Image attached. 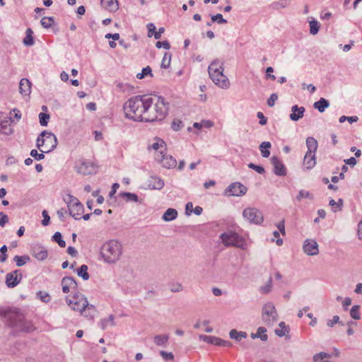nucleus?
Listing matches in <instances>:
<instances>
[{"instance_id":"obj_27","label":"nucleus","mask_w":362,"mask_h":362,"mask_svg":"<svg viewBox=\"0 0 362 362\" xmlns=\"http://www.w3.org/2000/svg\"><path fill=\"white\" fill-rule=\"evenodd\" d=\"M96 313V308L94 305L91 304H88V306L86 307V308L81 312L82 315H83L84 317L93 320L95 314Z\"/></svg>"},{"instance_id":"obj_5","label":"nucleus","mask_w":362,"mask_h":362,"mask_svg":"<svg viewBox=\"0 0 362 362\" xmlns=\"http://www.w3.org/2000/svg\"><path fill=\"white\" fill-rule=\"evenodd\" d=\"M220 238L226 247L233 246L244 249L245 241L244 238L237 233L230 230L221 234Z\"/></svg>"},{"instance_id":"obj_54","label":"nucleus","mask_w":362,"mask_h":362,"mask_svg":"<svg viewBox=\"0 0 362 362\" xmlns=\"http://www.w3.org/2000/svg\"><path fill=\"white\" fill-rule=\"evenodd\" d=\"M358 120V117L357 116L347 117V116L343 115L339 117V122L340 123H343L345 121H348L350 123H353V122H357Z\"/></svg>"},{"instance_id":"obj_58","label":"nucleus","mask_w":362,"mask_h":362,"mask_svg":"<svg viewBox=\"0 0 362 362\" xmlns=\"http://www.w3.org/2000/svg\"><path fill=\"white\" fill-rule=\"evenodd\" d=\"M248 168L252 170H255L256 172H257L259 174L264 173L265 170L264 168L261 165H257L252 163H250L248 164Z\"/></svg>"},{"instance_id":"obj_25","label":"nucleus","mask_w":362,"mask_h":362,"mask_svg":"<svg viewBox=\"0 0 362 362\" xmlns=\"http://www.w3.org/2000/svg\"><path fill=\"white\" fill-rule=\"evenodd\" d=\"M306 146L308 148L307 153H315L317 148V141L315 138L309 136L306 139Z\"/></svg>"},{"instance_id":"obj_29","label":"nucleus","mask_w":362,"mask_h":362,"mask_svg":"<svg viewBox=\"0 0 362 362\" xmlns=\"http://www.w3.org/2000/svg\"><path fill=\"white\" fill-rule=\"evenodd\" d=\"M267 332V329L264 327H259L257 330V333H252L251 337L252 339L259 338L262 341H266L268 339L267 335L265 334Z\"/></svg>"},{"instance_id":"obj_11","label":"nucleus","mask_w":362,"mask_h":362,"mask_svg":"<svg viewBox=\"0 0 362 362\" xmlns=\"http://www.w3.org/2000/svg\"><path fill=\"white\" fill-rule=\"evenodd\" d=\"M40 136L45 137V149H40L42 153H49L53 151L57 146V139L52 132L42 131Z\"/></svg>"},{"instance_id":"obj_37","label":"nucleus","mask_w":362,"mask_h":362,"mask_svg":"<svg viewBox=\"0 0 362 362\" xmlns=\"http://www.w3.org/2000/svg\"><path fill=\"white\" fill-rule=\"evenodd\" d=\"M25 37L23 39V44L25 45V46H32L34 45V40H33V32L31 28H28L26 30V32H25Z\"/></svg>"},{"instance_id":"obj_39","label":"nucleus","mask_w":362,"mask_h":362,"mask_svg":"<svg viewBox=\"0 0 362 362\" xmlns=\"http://www.w3.org/2000/svg\"><path fill=\"white\" fill-rule=\"evenodd\" d=\"M309 26H310V33L313 35H316L319 32L320 25L319 23L313 19L310 21H309Z\"/></svg>"},{"instance_id":"obj_8","label":"nucleus","mask_w":362,"mask_h":362,"mask_svg":"<svg viewBox=\"0 0 362 362\" xmlns=\"http://www.w3.org/2000/svg\"><path fill=\"white\" fill-rule=\"evenodd\" d=\"M97 165L90 160L80 159L75 163L74 168L78 174L83 175H93L97 172Z\"/></svg>"},{"instance_id":"obj_48","label":"nucleus","mask_w":362,"mask_h":362,"mask_svg":"<svg viewBox=\"0 0 362 362\" xmlns=\"http://www.w3.org/2000/svg\"><path fill=\"white\" fill-rule=\"evenodd\" d=\"M170 60H171V54L165 52L163 57V60H162L161 65H160L161 67L163 69L168 68L170 66Z\"/></svg>"},{"instance_id":"obj_47","label":"nucleus","mask_w":362,"mask_h":362,"mask_svg":"<svg viewBox=\"0 0 362 362\" xmlns=\"http://www.w3.org/2000/svg\"><path fill=\"white\" fill-rule=\"evenodd\" d=\"M360 306L358 305H354L350 310V315L354 320H359L361 318L359 313Z\"/></svg>"},{"instance_id":"obj_42","label":"nucleus","mask_w":362,"mask_h":362,"mask_svg":"<svg viewBox=\"0 0 362 362\" xmlns=\"http://www.w3.org/2000/svg\"><path fill=\"white\" fill-rule=\"evenodd\" d=\"M52 240L58 243L61 247L66 246V242L63 240L62 233L60 232H56L52 236Z\"/></svg>"},{"instance_id":"obj_21","label":"nucleus","mask_w":362,"mask_h":362,"mask_svg":"<svg viewBox=\"0 0 362 362\" xmlns=\"http://www.w3.org/2000/svg\"><path fill=\"white\" fill-rule=\"evenodd\" d=\"M305 109L304 107H298L297 105L292 106L291 113L289 115L290 119L296 122L304 115Z\"/></svg>"},{"instance_id":"obj_15","label":"nucleus","mask_w":362,"mask_h":362,"mask_svg":"<svg viewBox=\"0 0 362 362\" xmlns=\"http://www.w3.org/2000/svg\"><path fill=\"white\" fill-rule=\"evenodd\" d=\"M22 279V274L18 269L8 273L6 276V284L8 288L16 286Z\"/></svg>"},{"instance_id":"obj_30","label":"nucleus","mask_w":362,"mask_h":362,"mask_svg":"<svg viewBox=\"0 0 362 362\" xmlns=\"http://www.w3.org/2000/svg\"><path fill=\"white\" fill-rule=\"evenodd\" d=\"M108 325H115V317L112 315H110L108 318L101 319L99 322V326L103 330L105 329Z\"/></svg>"},{"instance_id":"obj_17","label":"nucleus","mask_w":362,"mask_h":362,"mask_svg":"<svg viewBox=\"0 0 362 362\" xmlns=\"http://www.w3.org/2000/svg\"><path fill=\"white\" fill-rule=\"evenodd\" d=\"M270 160L274 167V173L275 175L278 176H284L286 175V168L279 158L272 156Z\"/></svg>"},{"instance_id":"obj_63","label":"nucleus","mask_w":362,"mask_h":362,"mask_svg":"<svg viewBox=\"0 0 362 362\" xmlns=\"http://www.w3.org/2000/svg\"><path fill=\"white\" fill-rule=\"evenodd\" d=\"M163 144H165V142L160 139H156V141L152 144V148H153L156 151H158L160 148L163 147Z\"/></svg>"},{"instance_id":"obj_22","label":"nucleus","mask_w":362,"mask_h":362,"mask_svg":"<svg viewBox=\"0 0 362 362\" xmlns=\"http://www.w3.org/2000/svg\"><path fill=\"white\" fill-rule=\"evenodd\" d=\"M19 92L24 96H28L30 94L31 82L28 78H23L20 81Z\"/></svg>"},{"instance_id":"obj_2","label":"nucleus","mask_w":362,"mask_h":362,"mask_svg":"<svg viewBox=\"0 0 362 362\" xmlns=\"http://www.w3.org/2000/svg\"><path fill=\"white\" fill-rule=\"evenodd\" d=\"M6 318V325L14 332L30 333L35 329L33 322L26 320L24 315L18 310H8L4 314Z\"/></svg>"},{"instance_id":"obj_44","label":"nucleus","mask_w":362,"mask_h":362,"mask_svg":"<svg viewBox=\"0 0 362 362\" xmlns=\"http://www.w3.org/2000/svg\"><path fill=\"white\" fill-rule=\"evenodd\" d=\"M40 23L43 28H47V29L49 28L54 23V18L53 17H43L40 21Z\"/></svg>"},{"instance_id":"obj_62","label":"nucleus","mask_w":362,"mask_h":362,"mask_svg":"<svg viewBox=\"0 0 362 362\" xmlns=\"http://www.w3.org/2000/svg\"><path fill=\"white\" fill-rule=\"evenodd\" d=\"M278 99V95L276 93H272L270 95L269 99L267 100V105L269 107H273L275 104V102Z\"/></svg>"},{"instance_id":"obj_10","label":"nucleus","mask_w":362,"mask_h":362,"mask_svg":"<svg viewBox=\"0 0 362 362\" xmlns=\"http://www.w3.org/2000/svg\"><path fill=\"white\" fill-rule=\"evenodd\" d=\"M243 215L251 223L260 224L264 221L262 213L254 207L246 208L243 211Z\"/></svg>"},{"instance_id":"obj_20","label":"nucleus","mask_w":362,"mask_h":362,"mask_svg":"<svg viewBox=\"0 0 362 362\" xmlns=\"http://www.w3.org/2000/svg\"><path fill=\"white\" fill-rule=\"evenodd\" d=\"M165 185L164 181L160 177L151 175L148 180V187L151 189L160 190Z\"/></svg>"},{"instance_id":"obj_31","label":"nucleus","mask_w":362,"mask_h":362,"mask_svg":"<svg viewBox=\"0 0 362 362\" xmlns=\"http://www.w3.org/2000/svg\"><path fill=\"white\" fill-rule=\"evenodd\" d=\"M169 337L168 334L156 335L153 338L154 343L159 346H166Z\"/></svg>"},{"instance_id":"obj_33","label":"nucleus","mask_w":362,"mask_h":362,"mask_svg":"<svg viewBox=\"0 0 362 362\" xmlns=\"http://www.w3.org/2000/svg\"><path fill=\"white\" fill-rule=\"evenodd\" d=\"M271 143L269 141H263L259 145V150L261 151V154L264 158H268L270 155L269 148H271Z\"/></svg>"},{"instance_id":"obj_49","label":"nucleus","mask_w":362,"mask_h":362,"mask_svg":"<svg viewBox=\"0 0 362 362\" xmlns=\"http://www.w3.org/2000/svg\"><path fill=\"white\" fill-rule=\"evenodd\" d=\"M303 198L313 199V197L309 192L301 189L299 191L298 194L296 196V199L300 202Z\"/></svg>"},{"instance_id":"obj_12","label":"nucleus","mask_w":362,"mask_h":362,"mask_svg":"<svg viewBox=\"0 0 362 362\" xmlns=\"http://www.w3.org/2000/svg\"><path fill=\"white\" fill-rule=\"evenodd\" d=\"M156 159L161 163L162 166L167 168H175L177 165V160L171 155L163 154V151L157 153Z\"/></svg>"},{"instance_id":"obj_34","label":"nucleus","mask_w":362,"mask_h":362,"mask_svg":"<svg viewBox=\"0 0 362 362\" xmlns=\"http://www.w3.org/2000/svg\"><path fill=\"white\" fill-rule=\"evenodd\" d=\"M279 326V329H275V334L278 337H282L288 333L289 327L288 325H286L284 322H280Z\"/></svg>"},{"instance_id":"obj_14","label":"nucleus","mask_w":362,"mask_h":362,"mask_svg":"<svg viewBox=\"0 0 362 362\" xmlns=\"http://www.w3.org/2000/svg\"><path fill=\"white\" fill-rule=\"evenodd\" d=\"M199 339L207 344H214L218 346L230 347L232 343L229 341L221 339L218 337L214 336L200 335Z\"/></svg>"},{"instance_id":"obj_50","label":"nucleus","mask_w":362,"mask_h":362,"mask_svg":"<svg viewBox=\"0 0 362 362\" xmlns=\"http://www.w3.org/2000/svg\"><path fill=\"white\" fill-rule=\"evenodd\" d=\"M170 290L173 293L180 292L183 290V286L180 283L173 282L170 284Z\"/></svg>"},{"instance_id":"obj_43","label":"nucleus","mask_w":362,"mask_h":362,"mask_svg":"<svg viewBox=\"0 0 362 362\" xmlns=\"http://www.w3.org/2000/svg\"><path fill=\"white\" fill-rule=\"evenodd\" d=\"M272 279L270 276L264 286L259 288V291L262 293H269L272 291Z\"/></svg>"},{"instance_id":"obj_56","label":"nucleus","mask_w":362,"mask_h":362,"mask_svg":"<svg viewBox=\"0 0 362 362\" xmlns=\"http://www.w3.org/2000/svg\"><path fill=\"white\" fill-rule=\"evenodd\" d=\"M11 122H14V119H16L17 121H18L21 118V111L18 109H13L11 112Z\"/></svg>"},{"instance_id":"obj_32","label":"nucleus","mask_w":362,"mask_h":362,"mask_svg":"<svg viewBox=\"0 0 362 362\" xmlns=\"http://www.w3.org/2000/svg\"><path fill=\"white\" fill-rule=\"evenodd\" d=\"M229 336L231 339H235L237 341H240L243 338H246L247 334L245 332H238L236 329H232L229 332Z\"/></svg>"},{"instance_id":"obj_9","label":"nucleus","mask_w":362,"mask_h":362,"mask_svg":"<svg viewBox=\"0 0 362 362\" xmlns=\"http://www.w3.org/2000/svg\"><path fill=\"white\" fill-rule=\"evenodd\" d=\"M68 305L74 310L81 312L88 306V301L87 298L81 293H75L71 299L66 298Z\"/></svg>"},{"instance_id":"obj_35","label":"nucleus","mask_w":362,"mask_h":362,"mask_svg":"<svg viewBox=\"0 0 362 362\" xmlns=\"http://www.w3.org/2000/svg\"><path fill=\"white\" fill-rule=\"evenodd\" d=\"M88 267L86 264H82L77 269V274L78 276L81 277L84 281H87L90 278V275L88 272Z\"/></svg>"},{"instance_id":"obj_7","label":"nucleus","mask_w":362,"mask_h":362,"mask_svg":"<svg viewBox=\"0 0 362 362\" xmlns=\"http://www.w3.org/2000/svg\"><path fill=\"white\" fill-rule=\"evenodd\" d=\"M262 318L265 325L272 326L278 320V314L273 303L268 302L262 308Z\"/></svg>"},{"instance_id":"obj_46","label":"nucleus","mask_w":362,"mask_h":362,"mask_svg":"<svg viewBox=\"0 0 362 362\" xmlns=\"http://www.w3.org/2000/svg\"><path fill=\"white\" fill-rule=\"evenodd\" d=\"M50 117L49 115L45 112H40L39 114L40 124L42 127H47Z\"/></svg>"},{"instance_id":"obj_36","label":"nucleus","mask_w":362,"mask_h":362,"mask_svg":"<svg viewBox=\"0 0 362 362\" xmlns=\"http://www.w3.org/2000/svg\"><path fill=\"white\" fill-rule=\"evenodd\" d=\"M13 261L16 262L17 267H22L27 262L30 261V258L28 255L18 256L16 255L13 257Z\"/></svg>"},{"instance_id":"obj_4","label":"nucleus","mask_w":362,"mask_h":362,"mask_svg":"<svg viewBox=\"0 0 362 362\" xmlns=\"http://www.w3.org/2000/svg\"><path fill=\"white\" fill-rule=\"evenodd\" d=\"M223 62L216 59H214L208 67L209 77L213 82L221 88H228L230 82L226 75L223 74Z\"/></svg>"},{"instance_id":"obj_53","label":"nucleus","mask_w":362,"mask_h":362,"mask_svg":"<svg viewBox=\"0 0 362 362\" xmlns=\"http://www.w3.org/2000/svg\"><path fill=\"white\" fill-rule=\"evenodd\" d=\"M212 22H217L218 24H224L227 23V21L223 18L221 13L213 15L211 16Z\"/></svg>"},{"instance_id":"obj_3","label":"nucleus","mask_w":362,"mask_h":362,"mask_svg":"<svg viewBox=\"0 0 362 362\" xmlns=\"http://www.w3.org/2000/svg\"><path fill=\"white\" fill-rule=\"evenodd\" d=\"M122 254V244L117 240H110L105 243L100 249V255L108 264L117 262Z\"/></svg>"},{"instance_id":"obj_26","label":"nucleus","mask_w":362,"mask_h":362,"mask_svg":"<svg viewBox=\"0 0 362 362\" xmlns=\"http://www.w3.org/2000/svg\"><path fill=\"white\" fill-rule=\"evenodd\" d=\"M329 106V102L324 98H321L313 105V107L315 109H317L320 112H324L325 109L327 108Z\"/></svg>"},{"instance_id":"obj_23","label":"nucleus","mask_w":362,"mask_h":362,"mask_svg":"<svg viewBox=\"0 0 362 362\" xmlns=\"http://www.w3.org/2000/svg\"><path fill=\"white\" fill-rule=\"evenodd\" d=\"M316 164L315 153H306L303 159V166L306 170H311Z\"/></svg>"},{"instance_id":"obj_59","label":"nucleus","mask_w":362,"mask_h":362,"mask_svg":"<svg viewBox=\"0 0 362 362\" xmlns=\"http://www.w3.org/2000/svg\"><path fill=\"white\" fill-rule=\"evenodd\" d=\"M30 154L33 158H34L37 160H42L45 158L44 153L41 152L40 153H39L35 149H33L30 151Z\"/></svg>"},{"instance_id":"obj_55","label":"nucleus","mask_w":362,"mask_h":362,"mask_svg":"<svg viewBox=\"0 0 362 362\" xmlns=\"http://www.w3.org/2000/svg\"><path fill=\"white\" fill-rule=\"evenodd\" d=\"M331 354L325 352H320L313 356V361L317 362L318 360H324L327 358H330Z\"/></svg>"},{"instance_id":"obj_41","label":"nucleus","mask_w":362,"mask_h":362,"mask_svg":"<svg viewBox=\"0 0 362 362\" xmlns=\"http://www.w3.org/2000/svg\"><path fill=\"white\" fill-rule=\"evenodd\" d=\"M329 204L332 207L333 211L337 212L338 211H341L343 205V200L342 199H339L338 202H335L334 199H331Z\"/></svg>"},{"instance_id":"obj_60","label":"nucleus","mask_w":362,"mask_h":362,"mask_svg":"<svg viewBox=\"0 0 362 362\" xmlns=\"http://www.w3.org/2000/svg\"><path fill=\"white\" fill-rule=\"evenodd\" d=\"M156 47L158 48V49H160L161 47L165 49H169L170 48V43L167 40H164V41H158L156 43Z\"/></svg>"},{"instance_id":"obj_51","label":"nucleus","mask_w":362,"mask_h":362,"mask_svg":"<svg viewBox=\"0 0 362 362\" xmlns=\"http://www.w3.org/2000/svg\"><path fill=\"white\" fill-rule=\"evenodd\" d=\"M290 4V0H279L273 4V7L276 9L283 8L287 7Z\"/></svg>"},{"instance_id":"obj_40","label":"nucleus","mask_w":362,"mask_h":362,"mask_svg":"<svg viewBox=\"0 0 362 362\" xmlns=\"http://www.w3.org/2000/svg\"><path fill=\"white\" fill-rule=\"evenodd\" d=\"M120 196L123 198H126L127 202H137L139 201L138 196L132 192H122L120 193Z\"/></svg>"},{"instance_id":"obj_1","label":"nucleus","mask_w":362,"mask_h":362,"mask_svg":"<svg viewBox=\"0 0 362 362\" xmlns=\"http://www.w3.org/2000/svg\"><path fill=\"white\" fill-rule=\"evenodd\" d=\"M123 109L129 119L152 122L163 120L168 114V106L163 97L144 95L129 98Z\"/></svg>"},{"instance_id":"obj_52","label":"nucleus","mask_w":362,"mask_h":362,"mask_svg":"<svg viewBox=\"0 0 362 362\" xmlns=\"http://www.w3.org/2000/svg\"><path fill=\"white\" fill-rule=\"evenodd\" d=\"M37 296L44 303H48L51 300L50 296L45 291H38L37 293Z\"/></svg>"},{"instance_id":"obj_6","label":"nucleus","mask_w":362,"mask_h":362,"mask_svg":"<svg viewBox=\"0 0 362 362\" xmlns=\"http://www.w3.org/2000/svg\"><path fill=\"white\" fill-rule=\"evenodd\" d=\"M64 200L67 204L70 216L75 220H80L81 218V215L84 210L83 204L76 197L71 194H68Z\"/></svg>"},{"instance_id":"obj_64","label":"nucleus","mask_w":362,"mask_h":362,"mask_svg":"<svg viewBox=\"0 0 362 362\" xmlns=\"http://www.w3.org/2000/svg\"><path fill=\"white\" fill-rule=\"evenodd\" d=\"M42 215L43 216V219L42 220V224L43 226H47L49 223L50 217L48 215V213L46 210H43Z\"/></svg>"},{"instance_id":"obj_45","label":"nucleus","mask_w":362,"mask_h":362,"mask_svg":"<svg viewBox=\"0 0 362 362\" xmlns=\"http://www.w3.org/2000/svg\"><path fill=\"white\" fill-rule=\"evenodd\" d=\"M149 75L150 76H153L151 68L149 66H147L145 68H143L141 73H138L136 74V77L139 79H141L144 78L146 76Z\"/></svg>"},{"instance_id":"obj_57","label":"nucleus","mask_w":362,"mask_h":362,"mask_svg":"<svg viewBox=\"0 0 362 362\" xmlns=\"http://www.w3.org/2000/svg\"><path fill=\"white\" fill-rule=\"evenodd\" d=\"M337 323H339L342 326L344 325V324L339 321V317L338 315H334L332 320H328L327 322V326L330 327H332Z\"/></svg>"},{"instance_id":"obj_24","label":"nucleus","mask_w":362,"mask_h":362,"mask_svg":"<svg viewBox=\"0 0 362 362\" xmlns=\"http://www.w3.org/2000/svg\"><path fill=\"white\" fill-rule=\"evenodd\" d=\"M101 6L105 9L114 12L119 8V4L117 0H101Z\"/></svg>"},{"instance_id":"obj_18","label":"nucleus","mask_w":362,"mask_h":362,"mask_svg":"<svg viewBox=\"0 0 362 362\" xmlns=\"http://www.w3.org/2000/svg\"><path fill=\"white\" fill-rule=\"evenodd\" d=\"M62 291L67 293L71 289H76L77 283L74 277L65 276L62 280Z\"/></svg>"},{"instance_id":"obj_16","label":"nucleus","mask_w":362,"mask_h":362,"mask_svg":"<svg viewBox=\"0 0 362 362\" xmlns=\"http://www.w3.org/2000/svg\"><path fill=\"white\" fill-rule=\"evenodd\" d=\"M303 251L308 255H316L319 252L318 244L316 240L306 239L303 245Z\"/></svg>"},{"instance_id":"obj_38","label":"nucleus","mask_w":362,"mask_h":362,"mask_svg":"<svg viewBox=\"0 0 362 362\" xmlns=\"http://www.w3.org/2000/svg\"><path fill=\"white\" fill-rule=\"evenodd\" d=\"M1 133L5 135H11L13 129L7 121H2L0 123Z\"/></svg>"},{"instance_id":"obj_61","label":"nucleus","mask_w":362,"mask_h":362,"mask_svg":"<svg viewBox=\"0 0 362 362\" xmlns=\"http://www.w3.org/2000/svg\"><path fill=\"white\" fill-rule=\"evenodd\" d=\"M183 123L182 121L179 120V119H174L172 122V128L173 129V130L175 131H178L180 130L182 127H183Z\"/></svg>"},{"instance_id":"obj_13","label":"nucleus","mask_w":362,"mask_h":362,"mask_svg":"<svg viewBox=\"0 0 362 362\" xmlns=\"http://www.w3.org/2000/svg\"><path fill=\"white\" fill-rule=\"evenodd\" d=\"M247 191V187L240 182H233L226 188L225 192L230 196L238 197L245 194Z\"/></svg>"},{"instance_id":"obj_28","label":"nucleus","mask_w":362,"mask_h":362,"mask_svg":"<svg viewBox=\"0 0 362 362\" xmlns=\"http://www.w3.org/2000/svg\"><path fill=\"white\" fill-rule=\"evenodd\" d=\"M177 216V211L175 209L169 208L163 215V219L165 221L175 220Z\"/></svg>"},{"instance_id":"obj_19","label":"nucleus","mask_w":362,"mask_h":362,"mask_svg":"<svg viewBox=\"0 0 362 362\" xmlns=\"http://www.w3.org/2000/svg\"><path fill=\"white\" fill-rule=\"evenodd\" d=\"M32 255L37 260L43 261L47 258L48 253L47 250L41 245H35L31 250Z\"/></svg>"}]
</instances>
